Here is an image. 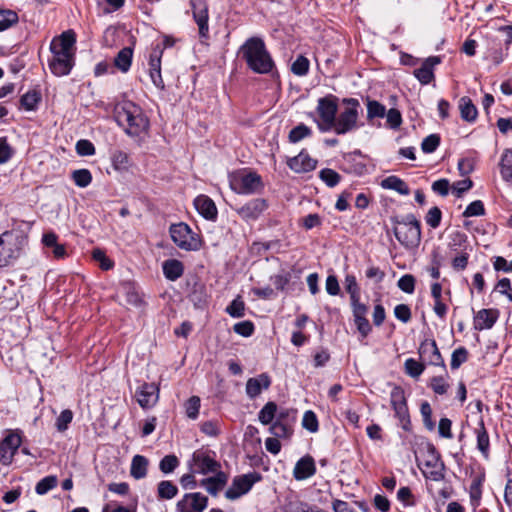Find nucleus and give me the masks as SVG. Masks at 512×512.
Returning a JSON list of instances; mask_svg holds the SVG:
<instances>
[{"label":"nucleus","mask_w":512,"mask_h":512,"mask_svg":"<svg viewBox=\"0 0 512 512\" xmlns=\"http://www.w3.org/2000/svg\"><path fill=\"white\" fill-rule=\"evenodd\" d=\"M75 34L65 31L55 37L50 44L51 58L48 60L50 71L55 76L68 75L74 66Z\"/></svg>","instance_id":"obj_1"},{"label":"nucleus","mask_w":512,"mask_h":512,"mask_svg":"<svg viewBox=\"0 0 512 512\" xmlns=\"http://www.w3.org/2000/svg\"><path fill=\"white\" fill-rule=\"evenodd\" d=\"M239 53L248 67L259 74L272 71L274 62L266 49L264 41L259 37H251L241 46Z\"/></svg>","instance_id":"obj_2"},{"label":"nucleus","mask_w":512,"mask_h":512,"mask_svg":"<svg viewBox=\"0 0 512 512\" xmlns=\"http://www.w3.org/2000/svg\"><path fill=\"white\" fill-rule=\"evenodd\" d=\"M115 117L127 134L138 136L147 131L149 121L142 109L131 101H123L115 107Z\"/></svg>","instance_id":"obj_3"},{"label":"nucleus","mask_w":512,"mask_h":512,"mask_svg":"<svg viewBox=\"0 0 512 512\" xmlns=\"http://www.w3.org/2000/svg\"><path fill=\"white\" fill-rule=\"evenodd\" d=\"M396 239L407 249H414L421 242L420 222L412 214L406 215L403 219L396 221L394 227Z\"/></svg>","instance_id":"obj_4"},{"label":"nucleus","mask_w":512,"mask_h":512,"mask_svg":"<svg viewBox=\"0 0 512 512\" xmlns=\"http://www.w3.org/2000/svg\"><path fill=\"white\" fill-rule=\"evenodd\" d=\"M344 103L348 104V107L336 116L335 124L332 127V130L338 135H344L359 127V101L354 98H349L344 99Z\"/></svg>","instance_id":"obj_5"},{"label":"nucleus","mask_w":512,"mask_h":512,"mask_svg":"<svg viewBox=\"0 0 512 512\" xmlns=\"http://www.w3.org/2000/svg\"><path fill=\"white\" fill-rule=\"evenodd\" d=\"M24 237L13 231L0 235V267L11 264L20 255Z\"/></svg>","instance_id":"obj_6"},{"label":"nucleus","mask_w":512,"mask_h":512,"mask_svg":"<svg viewBox=\"0 0 512 512\" xmlns=\"http://www.w3.org/2000/svg\"><path fill=\"white\" fill-rule=\"evenodd\" d=\"M316 111L319 116V120H316L318 129L321 132L332 130L338 111L337 98L333 95L319 98Z\"/></svg>","instance_id":"obj_7"},{"label":"nucleus","mask_w":512,"mask_h":512,"mask_svg":"<svg viewBox=\"0 0 512 512\" xmlns=\"http://www.w3.org/2000/svg\"><path fill=\"white\" fill-rule=\"evenodd\" d=\"M230 188L237 194H253L262 189L260 175L255 172H238L230 176Z\"/></svg>","instance_id":"obj_8"},{"label":"nucleus","mask_w":512,"mask_h":512,"mask_svg":"<svg viewBox=\"0 0 512 512\" xmlns=\"http://www.w3.org/2000/svg\"><path fill=\"white\" fill-rule=\"evenodd\" d=\"M171 239L181 249L195 251L200 249L201 243L197 235L185 223L173 224L169 229Z\"/></svg>","instance_id":"obj_9"},{"label":"nucleus","mask_w":512,"mask_h":512,"mask_svg":"<svg viewBox=\"0 0 512 512\" xmlns=\"http://www.w3.org/2000/svg\"><path fill=\"white\" fill-rule=\"evenodd\" d=\"M6 436L0 442V463L3 465H10L13 461L15 454L22 443L21 430H7Z\"/></svg>","instance_id":"obj_10"},{"label":"nucleus","mask_w":512,"mask_h":512,"mask_svg":"<svg viewBox=\"0 0 512 512\" xmlns=\"http://www.w3.org/2000/svg\"><path fill=\"white\" fill-rule=\"evenodd\" d=\"M260 479L261 476L256 472L236 476L232 480L230 487L226 490L225 497L229 500L240 498L248 493L252 486L260 481Z\"/></svg>","instance_id":"obj_11"},{"label":"nucleus","mask_w":512,"mask_h":512,"mask_svg":"<svg viewBox=\"0 0 512 512\" xmlns=\"http://www.w3.org/2000/svg\"><path fill=\"white\" fill-rule=\"evenodd\" d=\"M390 403L394 410L395 416L398 418L401 427L404 430L410 428V416L407 406L404 390L399 386H394L390 393Z\"/></svg>","instance_id":"obj_12"},{"label":"nucleus","mask_w":512,"mask_h":512,"mask_svg":"<svg viewBox=\"0 0 512 512\" xmlns=\"http://www.w3.org/2000/svg\"><path fill=\"white\" fill-rule=\"evenodd\" d=\"M268 208V203L263 198H254L235 209L238 216L246 221H256Z\"/></svg>","instance_id":"obj_13"},{"label":"nucleus","mask_w":512,"mask_h":512,"mask_svg":"<svg viewBox=\"0 0 512 512\" xmlns=\"http://www.w3.org/2000/svg\"><path fill=\"white\" fill-rule=\"evenodd\" d=\"M193 19L198 25L201 38H207L209 33V13L208 5L205 0H190Z\"/></svg>","instance_id":"obj_14"},{"label":"nucleus","mask_w":512,"mask_h":512,"mask_svg":"<svg viewBox=\"0 0 512 512\" xmlns=\"http://www.w3.org/2000/svg\"><path fill=\"white\" fill-rule=\"evenodd\" d=\"M208 498L199 492L185 494L176 504L178 512H203Z\"/></svg>","instance_id":"obj_15"},{"label":"nucleus","mask_w":512,"mask_h":512,"mask_svg":"<svg viewBox=\"0 0 512 512\" xmlns=\"http://www.w3.org/2000/svg\"><path fill=\"white\" fill-rule=\"evenodd\" d=\"M192 469L194 473L206 475L219 472L220 464L208 453L196 451L192 456Z\"/></svg>","instance_id":"obj_16"},{"label":"nucleus","mask_w":512,"mask_h":512,"mask_svg":"<svg viewBox=\"0 0 512 512\" xmlns=\"http://www.w3.org/2000/svg\"><path fill=\"white\" fill-rule=\"evenodd\" d=\"M136 398L142 408H151L159 399V388L154 383H143L136 391Z\"/></svg>","instance_id":"obj_17"},{"label":"nucleus","mask_w":512,"mask_h":512,"mask_svg":"<svg viewBox=\"0 0 512 512\" xmlns=\"http://www.w3.org/2000/svg\"><path fill=\"white\" fill-rule=\"evenodd\" d=\"M500 312L498 309H481L473 317V326L475 330H489L497 322Z\"/></svg>","instance_id":"obj_18"},{"label":"nucleus","mask_w":512,"mask_h":512,"mask_svg":"<svg viewBox=\"0 0 512 512\" xmlns=\"http://www.w3.org/2000/svg\"><path fill=\"white\" fill-rule=\"evenodd\" d=\"M419 354L422 359L427 360L432 365L445 366L444 360L434 340H425L422 342L419 347Z\"/></svg>","instance_id":"obj_19"},{"label":"nucleus","mask_w":512,"mask_h":512,"mask_svg":"<svg viewBox=\"0 0 512 512\" xmlns=\"http://www.w3.org/2000/svg\"><path fill=\"white\" fill-rule=\"evenodd\" d=\"M317 161L302 151L297 156L289 159L288 166L296 173H307L316 168Z\"/></svg>","instance_id":"obj_20"},{"label":"nucleus","mask_w":512,"mask_h":512,"mask_svg":"<svg viewBox=\"0 0 512 512\" xmlns=\"http://www.w3.org/2000/svg\"><path fill=\"white\" fill-rule=\"evenodd\" d=\"M196 210L207 220H216L218 210L214 201L206 195H199L194 200Z\"/></svg>","instance_id":"obj_21"},{"label":"nucleus","mask_w":512,"mask_h":512,"mask_svg":"<svg viewBox=\"0 0 512 512\" xmlns=\"http://www.w3.org/2000/svg\"><path fill=\"white\" fill-rule=\"evenodd\" d=\"M439 63L440 58L437 56L427 58L420 68L415 69V77L420 83L424 85L429 84L434 78L433 68Z\"/></svg>","instance_id":"obj_22"},{"label":"nucleus","mask_w":512,"mask_h":512,"mask_svg":"<svg viewBox=\"0 0 512 512\" xmlns=\"http://www.w3.org/2000/svg\"><path fill=\"white\" fill-rule=\"evenodd\" d=\"M270 384V377L265 373L260 374L257 377L248 379L246 383V393L250 398H255L263 389H268Z\"/></svg>","instance_id":"obj_23"},{"label":"nucleus","mask_w":512,"mask_h":512,"mask_svg":"<svg viewBox=\"0 0 512 512\" xmlns=\"http://www.w3.org/2000/svg\"><path fill=\"white\" fill-rule=\"evenodd\" d=\"M227 480V475L224 472L219 471L215 476L203 479L200 482V485L203 486L208 493L216 496L225 487Z\"/></svg>","instance_id":"obj_24"},{"label":"nucleus","mask_w":512,"mask_h":512,"mask_svg":"<svg viewBox=\"0 0 512 512\" xmlns=\"http://www.w3.org/2000/svg\"><path fill=\"white\" fill-rule=\"evenodd\" d=\"M288 414V411L279 412L276 421L270 426L269 431L275 438H288L292 434L291 425L285 422Z\"/></svg>","instance_id":"obj_25"},{"label":"nucleus","mask_w":512,"mask_h":512,"mask_svg":"<svg viewBox=\"0 0 512 512\" xmlns=\"http://www.w3.org/2000/svg\"><path fill=\"white\" fill-rule=\"evenodd\" d=\"M316 471L315 463L312 457H303L295 465L293 475L297 480H304L312 475Z\"/></svg>","instance_id":"obj_26"},{"label":"nucleus","mask_w":512,"mask_h":512,"mask_svg":"<svg viewBox=\"0 0 512 512\" xmlns=\"http://www.w3.org/2000/svg\"><path fill=\"white\" fill-rule=\"evenodd\" d=\"M42 243L45 247L51 248L54 258L63 259L67 256L65 246L58 243V236L54 232L45 233L42 237Z\"/></svg>","instance_id":"obj_27"},{"label":"nucleus","mask_w":512,"mask_h":512,"mask_svg":"<svg viewBox=\"0 0 512 512\" xmlns=\"http://www.w3.org/2000/svg\"><path fill=\"white\" fill-rule=\"evenodd\" d=\"M425 467L431 469L423 471L426 477H429L434 481L443 479V463L439 460L438 456L434 453L433 450L429 460L425 462Z\"/></svg>","instance_id":"obj_28"},{"label":"nucleus","mask_w":512,"mask_h":512,"mask_svg":"<svg viewBox=\"0 0 512 512\" xmlns=\"http://www.w3.org/2000/svg\"><path fill=\"white\" fill-rule=\"evenodd\" d=\"M431 295L434 299L433 311L438 317L444 318L448 307L445 303L442 302V286L440 283L435 282L431 285Z\"/></svg>","instance_id":"obj_29"},{"label":"nucleus","mask_w":512,"mask_h":512,"mask_svg":"<svg viewBox=\"0 0 512 512\" xmlns=\"http://www.w3.org/2000/svg\"><path fill=\"white\" fill-rule=\"evenodd\" d=\"M162 267L165 277L171 281H175L180 278L184 271L182 262L176 259L164 261Z\"/></svg>","instance_id":"obj_30"},{"label":"nucleus","mask_w":512,"mask_h":512,"mask_svg":"<svg viewBox=\"0 0 512 512\" xmlns=\"http://www.w3.org/2000/svg\"><path fill=\"white\" fill-rule=\"evenodd\" d=\"M148 459L142 455H135L131 462L130 474L135 479L146 477L148 470Z\"/></svg>","instance_id":"obj_31"},{"label":"nucleus","mask_w":512,"mask_h":512,"mask_svg":"<svg viewBox=\"0 0 512 512\" xmlns=\"http://www.w3.org/2000/svg\"><path fill=\"white\" fill-rule=\"evenodd\" d=\"M477 435V448L485 459L489 457L490 440L483 420L479 422V427L475 430Z\"/></svg>","instance_id":"obj_32"},{"label":"nucleus","mask_w":512,"mask_h":512,"mask_svg":"<svg viewBox=\"0 0 512 512\" xmlns=\"http://www.w3.org/2000/svg\"><path fill=\"white\" fill-rule=\"evenodd\" d=\"M381 187L388 190H394L401 195H408L410 189L408 185L397 176H389L381 181Z\"/></svg>","instance_id":"obj_33"},{"label":"nucleus","mask_w":512,"mask_h":512,"mask_svg":"<svg viewBox=\"0 0 512 512\" xmlns=\"http://www.w3.org/2000/svg\"><path fill=\"white\" fill-rule=\"evenodd\" d=\"M459 109L463 120L471 122L477 117V109L469 97H462L459 100Z\"/></svg>","instance_id":"obj_34"},{"label":"nucleus","mask_w":512,"mask_h":512,"mask_svg":"<svg viewBox=\"0 0 512 512\" xmlns=\"http://www.w3.org/2000/svg\"><path fill=\"white\" fill-rule=\"evenodd\" d=\"M133 51L129 47L121 49L114 59V65L122 72H127L131 66Z\"/></svg>","instance_id":"obj_35"},{"label":"nucleus","mask_w":512,"mask_h":512,"mask_svg":"<svg viewBox=\"0 0 512 512\" xmlns=\"http://www.w3.org/2000/svg\"><path fill=\"white\" fill-rule=\"evenodd\" d=\"M500 172H501L502 178L506 182L512 183V150L511 149L505 150L501 157Z\"/></svg>","instance_id":"obj_36"},{"label":"nucleus","mask_w":512,"mask_h":512,"mask_svg":"<svg viewBox=\"0 0 512 512\" xmlns=\"http://www.w3.org/2000/svg\"><path fill=\"white\" fill-rule=\"evenodd\" d=\"M277 405L274 402L266 403L258 414V419L263 425H272L273 420L277 419Z\"/></svg>","instance_id":"obj_37"},{"label":"nucleus","mask_w":512,"mask_h":512,"mask_svg":"<svg viewBox=\"0 0 512 512\" xmlns=\"http://www.w3.org/2000/svg\"><path fill=\"white\" fill-rule=\"evenodd\" d=\"M157 493L160 499L169 500L177 495L178 488L171 481L163 480L158 483Z\"/></svg>","instance_id":"obj_38"},{"label":"nucleus","mask_w":512,"mask_h":512,"mask_svg":"<svg viewBox=\"0 0 512 512\" xmlns=\"http://www.w3.org/2000/svg\"><path fill=\"white\" fill-rule=\"evenodd\" d=\"M112 166L117 171H127L131 166L130 158L123 151H115L111 157Z\"/></svg>","instance_id":"obj_39"},{"label":"nucleus","mask_w":512,"mask_h":512,"mask_svg":"<svg viewBox=\"0 0 512 512\" xmlns=\"http://www.w3.org/2000/svg\"><path fill=\"white\" fill-rule=\"evenodd\" d=\"M74 183L81 188L89 186L92 182V174L88 169H78L71 175Z\"/></svg>","instance_id":"obj_40"},{"label":"nucleus","mask_w":512,"mask_h":512,"mask_svg":"<svg viewBox=\"0 0 512 512\" xmlns=\"http://www.w3.org/2000/svg\"><path fill=\"white\" fill-rule=\"evenodd\" d=\"M19 18L15 11L0 10V32L10 28L18 22Z\"/></svg>","instance_id":"obj_41"},{"label":"nucleus","mask_w":512,"mask_h":512,"mask_svg":"<svg viewBox=\"0 0 512 512\" xmlns=\"http://www.w3.org/2000/svg\"><path fill=\"white\" fill-rule=\"evenodd\" d=\"M310 135L311 129L305 124H299L289 132L288 139L291 143H297Z\"/></svg>","instance_id":"obj_42"},{"label":"nucleus","mask_w":512,"mask_h":512,"mask_svg":"<svg viewBox=\"0 0 512 512\" xmlns=\"http://www.w3.org/2000/svg\"><path fill=\"white\" fill-rule=\"evenodd\" d=\"M309 67H310L309 60L305 56L300 55L292 63L291 71L293 72V74H295L297 76H305L309 71Z\"/></svg>","instance_id":"obj_43"},{"label":"nucleus","mask_w":512,"mask_h":512,"mask_svg":"<svg viewBox=\"0 0 512 512\" xmlns=\"http://www.w3.org/2000/svg\"><path fill=\"white\" fill-rule=\"evenodd\" d=\"M57 482L58 480L56 476H47L37 483L35 491L39 495L46 494L49 490L56 487Z\"/></svg>","instance_id":"obj_44"},{"label":"nucleus","mask_w":512,"mask_h":512,"mask_svg":"<svg viewBox=\"0 0 512 512\" xmlns=\"http://www.w3.org/2000/svg\"><path fill=\"white\" fill-rule=\"evenodd\" d=\"M386 114V108L384 105H382L381 103H379L378 101H374V100H371V101H368L367 103V117L369 119H373V118H382L384 117Z\"/></svg>","instance_id":"obj_45"},{"label":"nucleus","mask_w":512,"mask_h":512,"mask_svg":"<svg viewBox=\"0 0 512 512\" xmlns=\"http://www.w3.org/2000/svg\"><path fill=\"white\" fill-rule=\"evenodd\" d=\"M344 284L347 293L350 295V300L356 301V298L360 297V288L355 276L351 274L346 275Z\"/></svg>","instance_id":"obj_46"},{"label":"nucleus","mask_w":512,"mask_h":512,"mask_svg":"<svg viewBox=\"0 0 512 512\" xmlns=\"http://www.w3.org/2000/svg\"><path fill=\"white\" fill-rule=\"evenodd\" d=\"M179 465V460L175 455H166L159 463V469L165 473H172Z\"/></svg>","instance_id":"obj_47"},{"label":"nucleus","mask_w":512,"mask_h":512,"mask_svg":"<svg viewBox=\"0 0 512 512\" xmlns=\"http://www.w3.org/2000/svg\"><path fill=\"white\" fill-rule=\"evenodd\" d=\"M468 359V351L464 347L455 349L451 356V368L458 369Z\"/></svg>","instance_id":"obj_48"},{"label":"nucleus","mask_w":512,"mask_h":512,"mask_svg":"<svg viewBox=\"0 0 512 512\" xmlns=\"http://www.w3.org/2000/svg\"><path fill=\"white\" fill-rule=\"evenodd\" d=\"M40 101V95L36 91H29L21 97V105L26 110H34Z\"/></svg>","instance_id":"obj_49"},{"label":"nucleus","mask_w":512,"mask_h":512,"mask_svg":"<svg viewBox=\"0 0 512 512\" xmlns=\"http://www.w3.org/2000/svg\"><path fill=\"white\" fill-rule=\"evenodd\" d=\"M319 177L322 181H324L329 187L336 186L340 181V175L333 169L325 168L322 169L319 173Z\"/></svg>","instance_id":"obj_50"},{"label":"nucleus","mask_w":512,"mask_h":512,"mask_svg":"<svg viewBox=\"0 0 512 512\" xmlns=\"http://www.w3.org/2000/svg\"><path fill=\"white\" fill-rule=\"evenodd\" d=\"M245 304L241 300V297L238 296L235 298L230 305L226 308V312L235 318H240L244 316Z\"/></svg>","instance_id":"obj_51"},{"label":"nucleus","mask_w":512,"mask_h":512,"mask_svg":"<svg viewBox=\"0 0 512 512\" xmlns=\"http://www.w3.org/2000/svg\"><path fill=\"white\" fill-rule=\"evenodd\" d=\"M302 425L308 431L315 433L318 431V419L313 411H306L303 415Z\"/></svg>","instance_id":"obj_52"},{"label":"nucleus","mask_w":512,"mask_h":512,"mask_svg":"<svg viewBox=\"0 0 512 512\" xmlns=\"http://www.w3.org/2000/svg\"><path fill=\"white\" fill-rule=\"evenodd\" d=\"M485 214V207L481 200H475L470 203L465 211L463 212V216L465 217H474V216H482Z\"/></svg>","instance_id":"obj_53"},{"label":"nucleus","mask_w":512,"mask_h":512,"mask_svg":"<svg viewBox=\"0 0 512 512\" xmlns=\"http://www.w3.org/2000/svg\"><path fill=\"white\" fill-rule=\"evenodd\" d=\"M405 370L411 377L417 378L424 371V365L412 358L405 361Z\"/></svg>","instance_id":"obj_54"},{"label":"nucleus","mask_w":512,"mask_h":512,"mask_svg":"<svg viewBox=\"0 0 512 512\" xmlns=\"http://www.w3.org/2000/svg\"><path fill=\"white\" fill-rule=\"evenodd\" d=\"M415 277L411 274H405L398 280V287L403 292L412 294L415 290Z\"/></svg>","instance_id":"obj_55"},{"label":"nucleus","mask_w":512,"mask_h":512,"mask_svg":"<svg viewBox=\"0 0 512 512\" xmlns=\"http://www.w3.org/2000/svg\"><path fill=\"white\" fill-rule=\"evenodd\" d=\"M200 409V398L197 396L190 397L186 404H185V410L186 414L191 419H196L199 414Z\"/></svg>","instance_id":"obj_56"},{"label":"nucleus","mask_w":512,"mask_h":512,"mask_svg":"<svg viewBox=\"0 0 512 512\" xmlns=\"http://www.w3.org/2000/svg\"><path fill=\"white\" fill-rule=\"evenodd\" d=\"M440 144V137L437 134H431L424 138L421 149L424 153L434 152Z\"/></svg>","instance_id":"obj_57"},{"label":"nucleus","mask_w":512,"mask_h":512,"mask_svg":"<svg viewBox=\"0 0 512 512\" xmlns=\"http://www.w3.org/2000/svg\"><path fill=\"white\" fill-rule=\"evenodd\" d=\"M93 259L97 261L103 270H110L114 263L109 259L101 249H94L92 252Z\"/></svg>","instance_id":"obj_58"},{"label":"nucleus","mask_w":512,"mask_h":512,"mask_svg":"<svg viewBox=\"0 0 512 512\" xmlns=\"http://www.w3.org/2000/svg\"><path fill=\"white\" fill-rule=\"evenodd\" d=\"M72 419V411L69 409L63 410L56 420V427L58 431L64 432L65 430H67L68 425L71 423Z\"/></svg>","instance_id":"obj_59"},{"label":"nucleus","mask_w":512,"mask_h":512,"mask_svg":"<svg viewBox=\"0 0 512 512\" xmlns=\"http://www.w3.org/2000/svg\"><path fill=\"white\" fill-rule=\"evenodd\" d=\"M76 152L80 156H91L95 154V147L91 141L82 139L76 143Z\"/></svg>","instance_id":"obj_60"},{"label":"nucleus","mask_w":512,"mask_h":512,"mask_svg":"<svg viewBox=\"0 0 512 512\" xmlns=\"http://www.w3.org/2000/svg\"><path fill=\"white\" fill-rule=\"evenodd\" d=\"M441 218V210L438 207H432L426 214L425 220L430 227L437 228L440 225Z\"/></svg>","instance_id":"obj_61"},{"label":"nucleus","mask_w":512,"mask_h":512,"mask_svg":"<svg viewBox=\"0 0 512 512\" xmlns=\"http://www.w3.org/2000/svg\"><path fill=\"white\" fill-rule=\"evenodd\" d=\"M430 387L439 395H443L448 391L449 385L443 377H433L431 379Z\"/></svg>","instance_id":"obj_62"},{"label":"nucleus","mask_w":512,"mask_h":512,"mask_svg":"<svg viewBox=\"0 0 512 512\" xmlns=\"http://www.w3.org/2000/svg\"><path fill=\"white\" fill-rule=\"evenodd\" d=\"M495 290L500 294L505 295L510 302H512V287L508 278H503L496 284Z\"/></svg>","instance_id":"obj_63"},{"label":"nucleus","mask_w":512,"mask_h":512,"mask_svg":"<svg viewBox=\"0 0 512 512\" xmlns=\"http://www.w3.org/2000/svg\"><path fill=\"white\" fill-rule=\"evenodd\" d=\"M395 317L402 321L403 323H407L411 319V310L406 304H399L394 308Z\"/></svg>","instance_id":"obj_64"}]
</instances>
